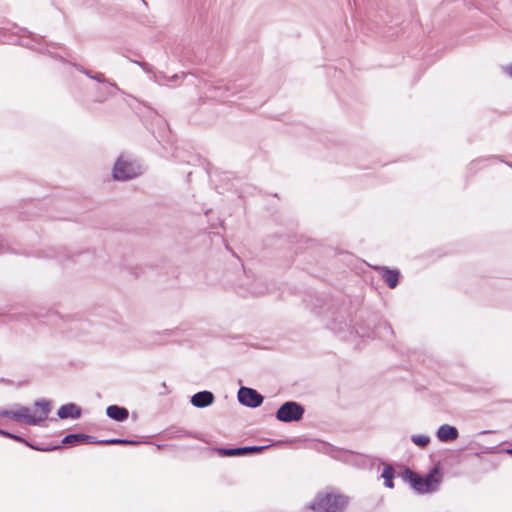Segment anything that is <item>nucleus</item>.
I'll return each instance as SVG.
<instances>
[{"label":"nucleus","instance_id":"9","mask_svg":"<svg viewBox=\"0 0 512 512\" xmlns=\"http://www.w3.org/2000/svg\"><path fill=\"white\" fill-rule=\"evenodd\" d=\"M215 401V396L211 391L203 390L192 395L190 403L197 408H206L212 405Z\"/></svg>","mask_w":512,"mask_h":512},{"label":"nucleus","instance_id":"33","mask_svg":"<svg viewBox=\"0 0 512 512\" xmlns=\"http://www.w3.org/2000/svg\"><path fill=\"white\" fill-rule=\"evenodd\" d=\"M507 453L512 455V448L507 450Z\"/></svg>","mask_w":512,"mask_h":512},{"label":"nucleus","instance_id":"34","mask_svg":"<svg viewBox=\"0 0 512 512\" xmlns=\"http://www.w3.org/2000/svg\"><path fill=\"white\" fill-rule=\"evenodd\" d=\"M507 165L512 168V163H507Z\"/></svg>","mask_w":512,"mask_h":512},{"label":"nucleus","instance_id":"12","mask_svg":"<svg viewBox=\"0 0 512 512\" xmlns=\"http://www.w3.org/2000/svg\"><path fill=\"white\" fill-rule=\"evenodd\" d=\"M436 436L441 442H450L458 438L459 432L456 427L443 424L438 428Z\"/></svg>","mask_w":512,"mask_h":512},{"label":"nucleus","instance_id":"28","mask_svg":"<svg viewBox=\"0 0 512 512\" xmlns=\"http://www.w3.org/2000/svg\"><path fill=\"white\" fill-rule=\"evenodd\" d=\"M27 446L29 448L33 449V450H36V451H53V450H58V449L62 448L61 445L41 446L39 444H35V443H31V442H30V445H27Z\"/></svg>","mask_w":512,"mask_h":512},{"label":"nucleus","instance_id":"19","mask_svg":"<svg viewBox=\"0 0 512 512\" xmlns=\"http://www.w3.org/2000/svg\"><path fill=\"white\" fill-rule=\"evenodd\" d=\"M168 438H195L198 439L196 434L189 432L187 430H184L182 428H171L167 431Z\"/></svg>","mask_w":512,"mask_h":512},{"label":"nucleus","instance_id":"32","mask_svg":"<svg viewBox=\"0 0 512 512\" xmlns=\"http://www.w3.org/2000/svg\"><path fill=\"white\" fill-rule=\"evenodd\" d=\"M506 71L512 77V64L506 67Z\"/></svg>","mask_w":512,"mask_h":512},{"label":"nucleus","instance_id":"26","mask_svg":"<svg viewBox=\"0 0 512 512\" xmlns=\"http://www.w3.org/2000/svg\"><path fill=\"white\" fill-rule=\"evenodd\" d=\"M276 418L284 423H288V401L284 402L276 413Z\"/></svg>","mask_w":512,"mask_h":512},{"label":"nucleus","instance_id":"5","mask_svg":"<svg viewBox=\"0 0 512 512\" xmlns=\"http://www.w3.org/2000/svg\"><path fill=\"white\" fill-rule=\"evenodd\" d=\"M442 481V473L437 467L431 469L427 474H416L412 489L419 494H428L436 492Z\"/></svg>","mask_w":512,"mask_h":512},{"label":"nucleus","instance_id":"20","mask_svg":"<svg viewBox=\"0 0 512 512\" xmlns=\"http://www.w3.org/2000/svg\"><path fill=\"white\" fill-rule=\"evenodd\" d=\"M189 74H186L184 72H182L181 74H174L172 75L171 77H168L165 73L163 72H158V73H154V81L158 84H163L164 81H174L176 82L178 79L182 78H186Z\"/></svg>","mask_w":512,"mask_h":512},{"label":"nucleus","instance_id":"17","mask_svg":"<svg viewBox=\"0 0 512 512\" xmlns=\"http://www.w3.org/2000/svg\"><path fill=\"white\" fill-rule=\"evenodd\" d=\"M22 31L24 33H27L28 34V40H21L20 44L22 46H25V47H28V48H31V49H36V44L39 45L40 44V40L43 39L42 36H39V35H36L30 31H28L27 29H22ZM37 50H39L37 48Z\"/></svg>","mask_w":512,"mask_h":512},{"label":"nucleus","instance_id":"13","mask_svg":"<svg viewBox=\"0 0 512 512\" xmlns=\"http://www.w3.org/2000/svg\"><path fill=\"white\" fill-rule=\"evenodd\" d=\"M106 415L114 421L123 422L128 419L129 411L127 408L118 405H109L106 408Z\"/></svg>","mask_w":512,"mask_h":512},{"label":"nucleus","instance_id":"18","mask_svg":"<svg viewBox=\"0 0 512 512\" xmlns=\"http://www.w3.org/2000/svg\"><path fill=\"white\" fill-rule=\"evenodd\" d=\"M305 412L303 405L298 402L290 401V422L299 421Z\"/></svg>","mask_w":512,"mask_h":512},{"label":"nucleus","instance_id":"30","mask_svg":"<svg viewBox=\"0 0 512 512\" xmlns=\"http://www.w3.org/2000/svg\"><path fill=\"white\" fill-rule=\"evenodd\" d=\"M48 317V322L49 323H55L56 319L59 317L58 313L57 312H54V311H50L47 315Z\"/></svg>","mask_w":512,"mask_h":512},{"label":"nucleus","instance_id":"21","mask_svg":"<svg viewBox=\"0 0 512 512\" xmlns=\"http://www.w3.org/2000/svg\"><path fill=\"white\" fill-rule=\"evenodd\" d=\"M139 441L122 439V438H111L98 440L97 445H137Z\"/></svg>","mask_w":512,"mask_h":512},{"label":"nucleus","instance_id":"25","mask_svg":"<svg viewBox=\"0 0 512 512\" xmlns=\"http://www.w3.org/2000/svg\"><path fill=\"white\" fill-rule=\"evenodd\" d=\"M416 472H414L412 469L406 467L404 468V470L399 474V476L401 477V479L406 482V483H409L410 486L412 487L413 483H414V480H415V477H416Z\"/></svg>","mask_w":512,"mask_h":512},{"label":"nucleus","instance_id":"27","mask_svg":"<svg viewBox=\"0 0 512 512\" xmlns=\"http://www.w3.org/2000/svg\"><path fill=\"white\" fill-rule=\"evenodd\" d=\"M411 441L415 445L424 448V447H426L429 444L430 437L427 436V435H412L411 436Z\"/></svg>","mask_w":512,"mask_h":512},{"label":"nucleus","instance_id":"11","mask_svg":"<svg viewBox=\"0 0 512 512\" xmlns=\"http://www.w3.org/2000/svg\"><path fill=\"white\" fill-rule=\"evenodd\" d=\"M82 414V410L75 403H67L62 405L58 411L57 416L60 419H78Z\"/></svg>","mask_w":512,"mask_h":512},{"label":"nucleus","instance_id":"24","mask_svg":"<svg viewBox=\"0 0 512 512\" xmlns=\"http://www.w3.org/2000/svg\"><path fill=\"white\" fill-rule=\"evenodd\" d=\"M0 436L15 440L17 442L23 443L24 445H30V442L21 435L11 433L7 430L0 429Z\"/></svg>","mask_w":512,"mask_h":512},{"label":"nucleus","instance_id":"8","mask_svg":"<svg viewBox=\"0 0 512 512\" xmlns=\"http://www.w3.org/2000/svg\"><path fill=\"white\" fill-rule=\"evenodd\" d=\"M374 269L379 273L389 288H395L399 282L400 272L397 269H390L386 266H376Z\"/></svg>","mask_w":512,"mask_h":512},{"label":"nucleus","instance_id":"3","mask_svg":"<svg viewBox=\"0 0 512 512\" xmlns=\"http://www.w3.org/2000/svg\"><path fill=\"white\" fill-rule=\"evenodd\" d=\"M34 407L39 409L38 413L31 414L30 408L18 405L16 411L0 409V416L18 422L24 421L28 425H38L48 417L51 411V403L46 399H40L34 402Z\"/></svg>","mask_w":512,"mask_h":512},{"label":"nucleus","instance_id":"1","mask_svg":"<svg viewBox=\"0 0 512 512\" xmlns=\"http://www.w3.org/2000/svg\"><path fill=\"white\" fill-rule=\"evenodd\" d=\"M312 310L318 315L331 317L327 323L328 328L335 334H338L342 339H349L353 335L359 337H378L385 341H389L390 337L394 335L391 325L387 321L377 320L375 315L369 316L367 320H362L361 323L351 324L353 320L347 322V317L350 313L342 308L335 307L334 304H314Z\"/></svg>","mask_w":512,"mask_h":512},{"label":"nucleus","instance_id":"10","mask_svg":"<svg viewBox=\"0 0 512 512\" xmlns=\"http://www.w3.org/2000/svg\"><path fill=\"white\" fill-rule=\"evenodd\" d=\"M85 442L90 444H97L98 440L96 439V437L84 433L67 434L62 439V444L65 445H79Z\"/></svg>","mask_w":512,"mask_h":512},{"label":"nucleus","instance_id":"14","mask_svg":"<svg viewBox=\"0 0 512 512\" xmlns=\"http://www.w3.org/2000/svg\"><path fill=\"white\" fill-rule=\"evenodd\" d=\"M211 91H212L211 97L218 98L221 100L227 99L230 95H232L236 92L234 85L229 86V85H225V84L213 86L211 88Z\"/></svg>","mask_w":512,"mask_h":512},{"label":"nucleus","instance_id":"4","mask_svg":"<svg viewBox=\"0 0 512 512\" xmlns=\"http://www.w3.org/2000/svg\"><path fill=\"white\" fill-rule=\"evenodd\" d=\"M348 503L347 496L326 489L318 492L307 508L313 512H343Z\"/></svg>","mask_w":512,"mask_h":512},{"label":"nucleus","instance_id":"31","mask_svg":"<svg viewBox=\"0 0 512 512\" xmlns=\"http://www.w3.org/2000/svg\"><path fill=\"white\" fill-rule=\"evenodd\" d=\"M74 67L81 73L88 75V70L85 69L82 65L74 64Z\"/></svg>","mask_w":512,"mask_h":512},{"label":"nucleus","instance_id":"29","mask_svg":"<svg viewBox=\"0 0 512 512\" xmlns=\"http://www.w3.org/2000/svg\"><path fill=\"white\" fill-rule=\"evenodd\" d=\"M133 63L137 64L138 66L142 67V69L147 72V73H150L152 72L153 70V67L146 63V62H140V61H137V60H131Z\"/></svg>","mask_w":512,"mask_h":512},{"label":"nucleus","instance_id":"15","mask_svg":"<svg viewBox=\"0 0 512 512\" xmlns=\"http://www.w3.org/2000/svg\"><path fill=\"white\" fill-rule=\"evenodd\" d=\"M382 464H384V468L380 477L384 479V486L386 488L393 489L395 486L394 478L396 475V471L391 464H386L384 462H382Z\"/></svg>","mask_w":512,"mask_h":512},{"label":"nucleus","instance_id":"16","mask_svg":"<svg viewBox=\"0 0 512 512\" xmlns=\"http://www.w3.org/2000/svg\"><path fill=\"white\" fill-rule=\"evenodd\" d=\"M288 443L287 440H280V441H276V442H273L271 444H268V445H261V446H241V450L243 451V456L245 455H249V454H252V453H260L272 446H282V445H286Z\"/></svg>","mask_w":512,"mask_h":512},{"label":"nucleus","instance_id":"7","mask_svg":"<svg viewBox=\"0 0 512 512\" xmlns=\"http://www.w3.org/2000/svg\"><path fill=\"white\" fill-rule=\"evenodd\" d=\"M237 398L240 404L250 408L259 407L264 400V397L257 390L244 386L238 390Z\"/></svg>","mask_w":512,"mask_h":512},{"label":"nucleus","instance_id":"22","mask_svg":"<svg viewBox=\"0 0 512 512\" xmlns=\"http://www.w3.org/2000/svg\"><path fill=\"white\" fill-rule=\"evenodd\" d=\"M218 455L222 457H234V456H243V451L241 447L235 448H216L215 449Z\"/></svg>","mask_w":512,"mask_h":512},{"label":"nucleus","instance_id":"2","mask_svg":"<svg viewBox=\"0 0 512 512\" xmlns=\"http://www.w3.org/2000/svg\"><path fill=\"white\" fill-rule=\"evenodd\" d=\"M295 446L313 449L317 452L327 454L335 460L341 461L346 464L363 467L366 464V459L363 455H359L351 450L338 448L330 443L307 438H290V447Z\"/></svg>","mask_w":512,"mask_h":512},{"label":"nucleus","instance_id":"6","mask_svg":"<svg viewBox=\"0 0 512 512\" xmlns=\"http://www.w3.org/2000/svg\"><path fill=\"white\" fill-rule=\"evenodd\" d=\"M139 174L138 167L132 162L125 160L120 156L114 164L112 176L118 181H127L135 178Z\"/></svg>","mask_w":512,"mask_h":512},{"label":"nucleus","instance_id":"23","mask_svg":"<svg viewBox=\"0 0 512 512\" xmlns=\"http://www.w3.org/2000/svg\"><path fill=\"white\" fill-rule=\"evenodd\" d=\"M88 78L95 80L102 84H108L112 87H115L118 89L117 85L114 82H111L110 80L106 79L103 73H93L92 71L88 70V75H86Z\"/></svg>","mask_w":512,"mask_h":512}]
</instances>
